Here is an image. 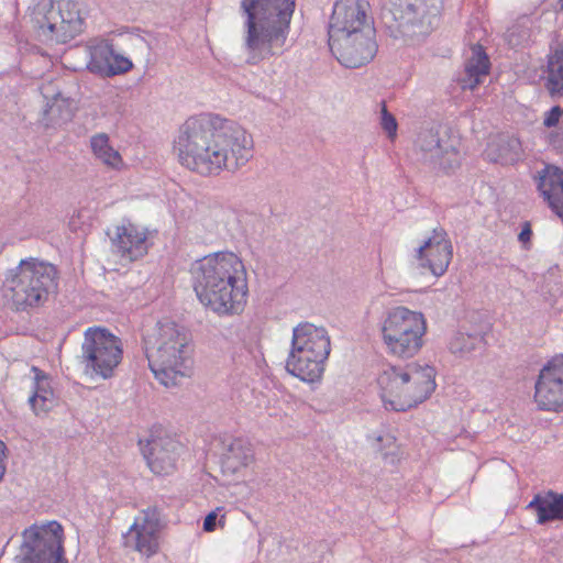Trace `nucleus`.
Segmentation results:
<instances>
[{"label": "nucleus", "mask_w": 563, "mask_h": 563, "mask_svg": "<svg viewBox=\"0 0 563 563\" xmlns=\"http://www.w3.org/2000/svg\"><path fill=\"white\" fill-rule=\"evenodd\" d=\"M253 150V137L242 125L214 113L189 117L173 142L177 162L205 177L238 170L252 158Z\"/></svg>", "instance_id": "nucleus-1"}, {"label": "nucleus", "mask_w": 563, "mask_h": 563, "mask_svg": "<svg viewBox=\"0 0 563 563\" xmlns=\"http://www.w3.org/2000/svg\"><path fill=\"white\" fill-rule=\"evenodd\" d=\"M194 289L200 302L218 314L243 311L247 300L243 262L231 252H217L196 262Z\"/></svg>", "instance_id": "nucleus-2"}, {"label": "nucleus", "mask_w": 563, "mask_h": 563, "mask_svg": "<svg viewBox=\"0 0 563 563\" xmlns=\"http://www.w3.org/2000/svg\"><path fill=\"white\" fill-rule=\"evenodd\" d=\"M241 8L246 14L249 62L256 64L282 53L295 0H242Z\"/></svg>", "instance_id": "nucleus-3"}, {"label": "nucleus", "mask_w": 563, "mask_h": 563, "mask_svg": "<svg viewBox=\"0 0 563 563\" xmlns=\"http://www.w3.org/2000/svg\"><path fill=\"white\" fill-rule=\"evenodd\" d=\"M151 371L165 387L177 386L192 364V346L187 334L173 321L157 322L144 335Z\"/></svg>", "instance_id": "nucleus-4"}, {"label": "nucleus", "mask_w": 563, "mask_h": 563, "mask_svg": "<svg viewBox=\"0 0 563 563\" xmlns=\"http://www.w3.org/2000/svg\"><path fill=\"white\" fill-rule=\"evenodd\" d=\"M435 375L434 367L419 363L386 366L376 378L384 408L407 411L422 404L435 390Z\"/></svg>", "instance_id": "nucleus-5"}, {"label": "nucleus", "mask_w": 563, "mask_h": 563, "mask_svg": "<svg viewBox=\"0 0 563 563\" xmlns=\"http://www.w3.org/2000/svg\"><path fill=\"white\" fill-rule=\"evenodd\" d=\"M58 273L54 265L35 257L21 260L2 285V296L16 310L43 305L57 288Z\"/></svg>", "instance_id": "nucleus-6"}, {"label": "nucleus", "mask_w": 563, "mask_h": 563, "mask_svg": "<svg viewBox=\"0 0 563 563\" xmlns=\"http://www.w3.org/2000/svg\"><path fill=\"white\" fill-rule=\"evenodd\" d=\"M330 338L322 327L302 322L294 328L286 369L302 382H319L330 354Z\"/></svg>", "instance_id": "nucleus-7"}, {"label": "nucleus", "mask_w": 563, "mask_h": 563, "mask_svg": "<svg viewBox=\"0 0 563 563\" xmlns=\"http://www.w3.org/2000/svg\"><path fill=\"white\" fill-rule=\"evenodd\" d=\"M87 4L84 0H36L30 8L33 27L47 41L67 43L85 27Z\"/></svg>", "instance_id": "nucleus-8"}, {"label": "nucleus", "mask_w": 563, "mask_h": 563, "mask_svg": "<svg viewBox=\"0 0 563 563\" xmlns=\"http://www.w3.org/2000/svg\"><path fill=\"white\" fill-rule=\"evenodd\" d=\"M426 333L424 316L407 307L393 308L380 323V335L386 351L398 358L417 355L423 346Z\"/></svg>", "instance_id": "nucleus-9"}, {"label": "nucleus", "mask_w": 563, "mask_h": 563, "mask_svg": "<svg viewBox=\"0 0 563 563\" xmlns=\"http://www.w3.org/2000/svg\"><path fill=\"white\" fill-rule=\"evenodd\" d=\"M81 352L86 372L103 379L114 375L123 358L121 339L100 327L88 328L85 331Z\"/></svg>", "instance_id": "nucleus-10"}, {"label": "nucleus", "mask_w": 563, "mask_h": 563, "mask_svg": "<svg viewBox=\"0 0 563 563\" xmlns=\"http://www.w3.org/2000/svg\"><path fill=\"white\" fill-rule=\"evenodd\" d=\"M369 10L367 0H338L329 22V40L343 42L346 35L375 31Z\"/></svg>", "instance_id": "nucleus-11"}, {"label": "nucleus", "mask_w": 563, "mask_h": 563, "mask_svg": "<svg viewBox=\"0 0 563 563\" xmlns=\"http://www.w3.org/2000/svg\"><path fill=\"white\" fill-rule=\"evenodd\" d=\"M140 444L147 465L154 474L168 475L176 470L183 445L163 428L152 429L148 438L140 440Z\"/></svg>", "instance_id": "nucleus-12"}, {"label": "nucleus", "mask_w": 563, "mask_h": 563, "mask_svg": "<svg viewBox=\"0 0 563 563\" xmlns=\"http://www.w3.org/2000/svg\"><path fill=\"white\" fill-rule=\"evenodd\" d=\"M534 401L540 410L563 411V354L551 358L540 371Z\"/></svg>", "instance_id": "nucleus-13"}, {"label": "nucleus", "mask_w": 563, "mask_h": 563, "mask_svg": "<svg viewBox=\"0 0 563 563\" xmlns=\"http://www.w3.org/2000/svg\"><path fill=\"white\" fill-rule=\"evenodd\" d=\"M24 534L37 552L32 563H67L64 559V529L59 522L33 525Z\"/></svg>", "instance_id": "nucleus-14"}, {"label": "nucleus", "mask_w": 563, "mask_h": 563, "mask_svg": "<svg viewBox=\"0 0 563 563\" xmlns=\"http://www.w3.org/2000/svg\"><path fill=\"white\" fill-rule=\"evenodd\" d=\"M329 46L339 63L349 68H358L368 64L375 57L378 48L375 31L346 35L343 42L331 38Z\"/></svg>", "instance_id": "nucleus-15"}, {"label": "nucleus", "mask_w": 563, "mask_h": 563, "mask_svg": "<svg viewBox=\"0 0 563 563\" xmlns=\"http://www.w3.org/2000/svg\"><path fill=\"white\" fill-rule=\"evenodd\" d=\"M162 528L156 510H143L134 518L126 533V545L142 556L152 558L161 549Z\"/></svg>", "instance_id": "nucleus-16"}, {"label": "nucleus", "mask_w": 563, "mask_h": 563, "mask_svg": "<svg viewBox=\"0 0 563 563\" xmlns=\"http://www.w3.org/2000/svg\"><path fill=\"white\" fill-rule=\"evenodd\" d=\"M453 249L443 229H434L431 236L418 249L417 258L423 268L442 276L452 260Z\"/></svg>", "instance_id": "nucleus-17"}, {"label": "nucleus", "mask_w": 563, "mask_h": 563, "mask_svg": "<svg viewBox=\"0 0 563 563\" xmlns=\"http://www.w3.org/2000/svg\"><path fill=\"white\" fill-rule=\"evenodd\" d=\"M88 67L96 74L111 77L129 71L133 64L128 57L117 54L109 43L100 42L91 47Z\"/></svg>", "instance_id": "nucleus-18"}, {"label": "nucleus", "mask_w": 563, "mask_h": 563, "mask_svg": "<svg viewBox=\"0 0 563 563\" xmlns=\"http://www.w3.org/2000/svg\"><path fill=\"white\" fill-rule=\"evenodd\" d=\"M146 232L131 222L117 228L113 244L123 258L135 261L147 253Z\"/></svg>", "instance_id": "nucleus-19"}, {"label": "nucleus", "mask_w": 563, "mask_h": 563, "mask_svg": "<svg viewBox=\"0 0 563 563\" xmlns=\"http://www.w3.org/2000/svg\"><path fill=\"white\" fill-rule=\"evenodd\" d=\"M538 188L550 208L563 218V170L547 166L540 176Z\"/></svg>", "instance_id": "nucleus-20"}, {"label": "nucleus", "mask_w": 563, "mask_h": 563, "mask_svg": "<svg viewBox=\"0 0 563 563\" xmlns=\"http://www.w3.org/2000/svg\"><path fill=\"white\" fill-rule=\"evenodd\" d=\"M528 508L536 511L539 525L563 521V494L552 490L537 494L528 504Z\"/></svg>", "instance_id": "nucleus-21"}, {"label": "nucleus", "mask_w": 563, "mask_h": 563, "mask_svg": "<svg viewBox=\"0 0 563 563\" xmlns=\"http://www.w3.org/2000/svg\"><path fill=\"white\" fill-rule=\"evenodd\" d=\"M35 374L34 394L30 397V405L35 415H45L55 406V397L47 376L37 367L33 366Z\"/></svg>", "instance_id": "nucleus-22"}, {"label": "nucleus", "mask_w": 563, "mask_h": 563, "mask_svg": "<svg viewBox=\"0 0 563 563\" xmlns=\"http://www.w3.org/2000/svg\"><path fill=\"white\" fill-rule=\"evenodd\" d=\"M473 55L467 60L465 66L466 79L463 80V89H475L481 82L482 78L488 75L490 63L487 54L482 45H474L472 48Z\"/></svg>", "instance_id": "nucleus-23"}, {"label": "nucleus", "mask_w": 563, "mask_h": 563, "mask_svg": "<svg viewBox=\"0 0 563 563\" xmlns=\"http://www.w3.org/2000/svg\"><path fill=\"white\" fill-rule=\"evenodd\" d=\"M486 155L493 162L514 164L522 158L523 148L519 139L508 137L490 144L486 150Z\"/></svg>", "instance_id": "nucleus-24"}, {"label": "nucleus", "mask_w": 563, "mask_h": 563, "mask_svg": "<svg viewBox=\"0 0 563 563\" xmlns=\"http://www.w3.org/2000/svg\"><path fill=\"white\" fill-rule=\"evenodd\" d=\"M545 87L550 95L563 93V48L553 49L547 59Z\"/></svg>", "instance_id": "nucleus-25"}, {"label": "nucleus", "mask_w": 563, "mask_h": 563, "mask_svg": "<svg viewBox=\"0 0 563 563\" xmlns=\"http://www.w3.org/2000/svg\"><path fill=\"white\" fill-rule=\"evenodd\" d=\"M90 145L96 158L108 167L121 169L124 165L121 154L110 145L106 133L96 134L90 140Z\"/></svg>", "instance_id": "nucleus-26"}, {"label": "nucleus", "mask_w": 563, "mask_h": 563, "mask_svg": "<svg viewBox=\"0 0 563 563\" xmlns=\"http://www.w3.org/2000/svg\"><path fill=\"white\" fill-rule=\"evenodd\" d=\"M441 0H399L394 3L391 9L396 19H405L411 13H427L431 9H437Z\"/></svg>", "instance_id": "nucleus-27"}, {"label": "nucleus", "mask_w": 563, "mask_h": 563, "mask_svg": "<svg viewBox=\"0 0 563 563\" xmlns=\"http://www.w3.org/2000/svg\"><path fill=\"white\" fill-rule=\"evenodd\" d=\"M378 443V450L382 452L384 457H394L399 454V445L396 437L390 432H384L376 439Z\"/></svg>", "instance_id": "nucleus-28"}, {"label": "nucleus", "mask_w": 563, "mask_h": 563, "mask_svg": "<svg viewBox=\"0 0 563 563\" xmlns=\"http://www.w3.org/2000/svg\"><path fill=\"white\" fill-rule=\"evenodd\" d=\"M380 124L384 131L388 134L390 140H394L397 134V121L395 117L387 111L385 102L382 103V118Z\"/></svg>", "instance_id": "nucleus-29"}, {"label": "nucleus", "mask_w": 563, "mask_h": 563, "mask_svg": "<svg viewBox=\"0 0 563 563\" xmlns=\"http://www.w3.org/2000/svg\"><path fill=\"white\" fill-rule=\"evenodd\" d=\"M563 115V109L560 106L552 107L544 113L543 125L548 129L554 128Z\"/></svg>", "instance_id": "nucleus-30"}, {"label": "nucleus", "mask_w": 563, "mask_h": 563, "mask_svg": "<svg viewBox=\"0 0 563 563\" xmlns=\"http://www.w3.org/2000/svg\"><path fill=\"white\" fill-rule=\"evenodd\" d=\"M222 508L218 507L214 511H211L207 515L203 521V530L206 532H212L216 530L218 511H221Z\"/></svg>", "instance_id": "nucleus-31"}, {"label": "nucleus", "mask_w": 563, "mask_h": 563, "mask_svg": "<svg viewBox=\"0 0 563 563\" xmlns=\"http://www.w3.org/2000/svg\"><path fill=\"white\" fill-rule=\"evenodd\" d=\"M5 451H7V445L5 443L0 440V481L2 479L4 473H5Z\"/></svg>", "instance_id": "nucleus-32"}, {"label": "nucleus", "mask_w": 563, "mask_h": 563, "mask_svg": "<svg viewBox=\"0 0 563 563\" xmlns=\"http://www.w3.org/2000/svg\"><path fill=\"white\" fill-rule=\"evenodd\" d=\"M532 231L529 223H526V225L522 228L521 232L519 233V241L522 243H528L531 239Z\"/></svg>", "instance_id": "nucleus-33"}, {"label": "nucleus", "mask_w": 563, "mask_h": 563, "mask_svg": "<svg viewBox=\"0 0 563 563\" xmlns=\"http://www.w3.org/2000/svg\"><path fill=\"white\" fill-rule=\"evenodd\" d=\"M224 523H225V516H224V515H222V516H221V518H220V520H219V525H220L221 527H223V526H224Z\"/></svg>", "instance_id": "nucleus-34"}, {"label": "nucleus", "mask_w": 563, "mask_h": 563, "mask_svg": "<svg viewBox=\"0 0 563 563\" xmlns=\"http://www.w3.org/2000/svg\"><path fill=\"white\" fill-rule=\"evenodd\" d=\"M558 2L560 4L561 10H563V0H558Z\"/></svg>", "instance_id": "nucleus-35"}]
</instances>
